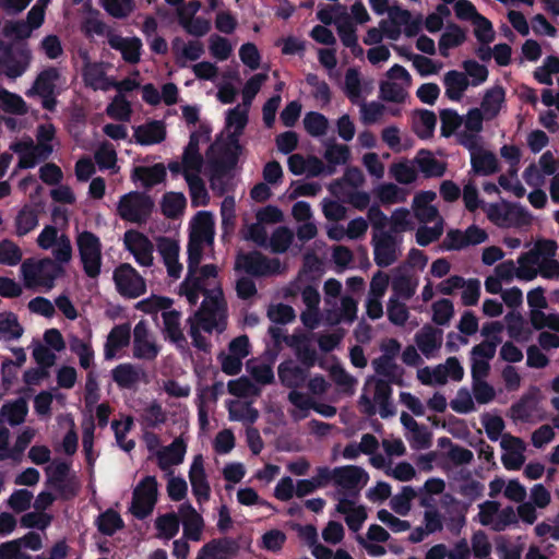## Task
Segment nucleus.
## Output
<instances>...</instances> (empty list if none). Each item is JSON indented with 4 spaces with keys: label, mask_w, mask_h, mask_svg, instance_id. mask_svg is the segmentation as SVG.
<instances>
[{
    "label": "nucleus",
    "mask_w": 559,
    "mask_h": 559,
    "mask_svg": "<svg viewBox=\"0 0 559 559\" xmlns=\"http://www.w3.org/2000/svg\"><path fill=\"white\" fill-rule=\"evenodd\" d=\"M248 105H238L227 112L228 142L218 141L207 153L211 189L218 195L226 191L227 175L235 167L241 153L239 135L248 122Z\"/></svg>",
    "instance_id": "f257e3e1"
},
{
    "label": "nucleus",
    "mask_w": 559,
    "mask_h": 559,
    "mask_svg": "<svg viewBox=\"0 0 559 559\" xmlns=\"http://www.w3.org/2000/svg\"><path fill=\"white\" fill-rule=\"evenodd\" d=\"M210 286L213 297L203 299L201 307L187 320L192 344L201 350L210 348V343L201 334V331L222 333L227 326V302L224 298L223 289H218L215 284H210Z\"/></svg>",
    "instance_id": "f03ea898"
},
{
    "label": "nucleus",
    "mask_w": 559,
    "mask_h": 559,
    "mask_svg": "<svg viewBox=\"0 0 559 559\" xmlns=\"http://www.w3.org/2000/svg\"><path fill=\"white\" fill-rule=\"evenodd\" d=\"M267 317L272 321L267 334L269 352L265 356L251 359L247 362V370L250 376L260 384H269L274 380L272 365L276 358V350L280 347V305H272L267 310Z\"/></svg>",
    "instance_id": "7ed1b4c3"
},
{
    "label": "nucleus",
    "mask_w": 559,
    "mask_h": 559,
    "mask_svg": "<svg viewBox=\"0 0 559 559\" xmlns=\"http://www.w3.org/2000/svg\"><path fill=\"white\" fill-rule=\"evenodd\" d=\"M23 284L28 289L49 292L63 273L62 266L50 258L26 259L20 267Z\"/></svg>",
    "instance_id": "20e7f679"
},
{
    "label": "nucleus",
    "mask_w": 559,
    "mask_h": 559,
    "mask_svg": "<svg viewBox=\"0 0 559 559\" xmlns=\"http://www.w3.org/2000/svg\"><path fill=\"white\" fill-rule=\"evenodd\" d=\"M218 270L214 264L202 265L201 269L194 270L191 283L186 285V278L178 287V293L185 297L190 306H195L202 295L204 299H210L213 294L210 292V284H215L218 289H222L218 280Z\"/></svg>",
    "instance_id": "39448f33"
},
{
    "label": "nucleus",
    "mask_w": 559,
    "mask_h": 559,
    "mask_svg": "<svg viewBox=\"0 0 559 559\" xmlns=\"http://www.w3.org/2000/svg\"><path fill=\"white\" fill-rule=\"evenodd\" d=\"M169 5L176 7L179 25L191 36L203 37L211 29L210 20L197 16L201 8L199 0L183 2V0H165Z\"/></svg>",
    "instance_id": "423d86ee"
},
{
    "label": "nucleus",
    "mask_w": 559,
    "mask_h": 559,
    "mask_svg": "<svg viewBox=\"0 0 559 559\" xmlns=\"http://www.w3.org/2000/svg\"><path fill=\"white\" fill-rule=\"evenodd\" d=\"M154 207L153 200L145 193L133 191L123 194L117 204V214L126 222L142 224L147 221Z\"/></svg>",
    "instance_id": "0eeeda50"
},
{
    "label": "nucleus",
    "mask_w": 559,
    "mask_h": 559,
    "mask_svg": "<svg viewBox=\"0 0 559 559\" xmlns=\"http://www.w3.org/2000/svg\"><path fill=\"white\" fill-rule=\"evenodd\" d=\"M158 483L155 476L144 477L133 489L130 512L142 520L150 515L157 502Z\"/></svg>",
    "instance_id": "6e6552de"
},
{
    "label": "nucleus",
    "mask_w": 559,
    "mask_h": 559,
    "mask_svg": "<svg viewBox=\"0 0 559 559\" xmlns=\"http://www.w3.org/2000/svg\"><path fill=\"white\" fill-rule=\"evenodd\" d=\"M80 259L84 272L90 277H96L102 266V245L99 238L91 231H82L76 238Z\"/></svg>",
    "instance_id": "1a4fd4ad"
},
{
    "label": "nucleus",
    "mask_w": 559,
    "mask_h": 559,
    "mask_svg": "<svg viewBox=\"0 0 559 559\" xmlns=\"http://www.w3.org/2000/svg\"><path fill=\"white\" fill-rule=\"evenodd\" d=\"M10 150L19 155L17 167L27 169L47 159L51 155L53 147L46 146V144H37L32 138H23L11 143Z\"/></svg>",
    "instance_id": "9d476101"
},
{
    "label": "nucleus",
    "mask_w": 559,
    "mask_h": 559,
    "mask_svg": "<svg viewBox=\"0 0 559 559\" xmlns=\"http://www.w3.org/2000/svg\"><path fill=\"white\" fill-rule=\"evenodd\" d=\"M160 345L146 321H139L133 329L132 355L140 360L152 361L159 355Z\"/></svg>",
    "instance_id": "9b49d317"
},
{
    "label": "nucleus",
    "mask_w": 559,
    "mask_h": 559,
    "mask_svg": "<svg viewBox=\"0 0 559 559\" xmlns=\"http://www.w3.org/2000/svg\"><path fill=\"white\" fill-rule=\"evenodd\" d=\"M114 282L117 290L129 298H136L146 292L145 280L129 263H122L114 271Z\"/></svg>",
    "instance_id": "f8f14e48"
},
{
    "label": "nucleus",
    "mask_w": 559,
    "mask_h": 559,
    "mask_svg": "<svg viewBox=\"0 0 559 559\" xmlns=\"http://www.w3.org/2000/svg\"><path fill=\"white\" fill-rule=\"evenodd\" d=\"M123 243L140 266L151 267L154 264V243L144 234L128 230L123 235Z\"/></svg>",
    "instance_id": "ddd939ff"
},
{
    "label": "nucleus",
    "mask_w": 559,
    "mask_h": 559,
    "mask_svg": "<svg viewBox=\"0 0 559 559\" xmlns=\"http://www.w3.org/2000/svg\"><path fill=\"white\" fill-rule=\"evenodd\" d=\"M84 64L82 68V78L85 86L94 91H109L115 85V80L107 75L108 63L93 62L87 52L82 53Z\"/></svg>",
    "instance_id": "4468645a"
},
{
    "label": "nucleus",
    "mask_w": 559,
    "mask_h": 559,
    "mask_svg": "<svg viewBox=\"0 0 559 559\" xmlns=\"http://www.w3.org/2000/svg\"><path fill=\"white\" fill-rule=\"evenodd\" d=\"M280 264L276 260H270L259 252L238 254L235 261V270L242 271L253 276H267L277 272Z\"/></svg>",
    "instance_id": "2eb2a0df"
},
{
    "label": "nucleus",
    "mask_w": 559,
    "mask_h": 559,
    "mask_svg": "<svg viewBox=\"0 0 559 559\" xmlns=\"http://www.w3.org/2000/svg\"><path fill=\"white\" fill-rule=\"evenodd\" d=\"M155 241L157 252L163 260V263L167 271V275L173 280L180 278L183 265L179 260V241L175 238L167 236H159L155 239Z\"/></svg>",
    "instance_id": "dca6fc26"
},
{
    "label": "nucleus",
    "mask_w": 559,
    "mask_h": 559,
    "mask_svg": "<svg viewBox=\"0 0 559 559\" xmlns=\"http://www.w3.org/2000/svg\"><path fill=\"white\" fill-rule=\"evenodd\" d=\"M368 479L367 472L360 466L345 465L334 468V484L345 489L348 496H358Z\"/></svg>",
    "instance_id": "f3484780"
},
{
    "label": "nucleus",
    "mask_w": 559,
    "mask_h": 559,
    "mask_svg": "<svg viewBox=\"0 0 559 559\" xmlns=\"http://www.w3.org/2000/svg\"><path fill=\"white\" fill-rule=\"evenodd\" d=\"M243 238L253 241L257 246L280 252V226L255 222L243 229Z\"/></svg>",
    "instance_id": "a211bd4d"
},
{
    "label": "nucleus",
    "mask_w": 559,
    "mask_h": 559,
    "mask_svg": "<svg viewBox=\"0 0 559 559\" xmlns=\"http://www.w3.org/2000/svg\"><path fill=\"white\" fill-rule=\"evenodd\" d=\"M373 260L379 267H388L396 261V242L391 231L373 233Z\"/></svg>",
    "instance_id": "6ab92c4d"
},
{
    "label": "nucleus",
    "mask_w": 559,
    "mask_h": 559,
    "mask_svg": "<svg viewBox=\"0 0 559 559\" xmlns=\"http://www.w3.org/2000/svg\"><path fill=\"white\" fill-rule=\"evenodd\" d=\"M189 480L192 492L199 503L206 502L211 496V487L204 468V460L201 454L195 455L189 469Z\"/></svg>",
    "instance_id": "aec40b11"
},
{
    "label": "nucleus",
    "mask_w": 559,
    "mask_h": 559,
    "mask_svg": "<svg viewBox=\"0 0 559 559\" xmlns=\"http://www.w3.org/2000/svg\"><path fill=\"white\" fill-rule=\"evenodd\" d=\"M108 45L120 51L122 59L131 64H135L141 59L142 41L138 37H122L115 32L107 34Z\"/></svg>",
    "instance_id": "412c9836"
},
{
    "label": "nucleus",
    "mask_w": 559,
    "mask_h": 559,
    "mask_svg": "<svg viewBox=\"0 0 559 559\" xmlns=\"http://www.w3.org/2000/svg\"><path fill=\"white\" fill-rule=\"evenodd\" d=\"M202 135L199 133H192L190 135L189 143L185 148L182 154V163H183V178H194L201 177V171L203 168V157L200 154V140Z\"/></svg>",
    "instance_id": "4be33fe9"
},
{
    "label": "nucleus",
    "mask_w": 559,
    "mask_h": 559,
    "mask_svg": "<svg viewBox=\"0 0 559 559\" xmlns=\"http://www.w3.org/2000/svg\"><path fill=\"white\" fill-rule=\"evenodd\" d=\"M180 521L183 525V537L193 542L202 538L204 521L201 514L190 502H183L179 506Z\"/></svg>",
    "instance_id": "5701e85b"
},
{
    "label": "nucleus",
    "mask_w": 559,
    "mask_h": 559,
    "mask_svg": "<svg viewBox=\"0 0 559 559\" xmlns=\"http://www.w3.org/2000/svg\"><path fill=\"white\" fill-rule=\"evenodd\" d=\"M187 452L186 440L180 436L170 444L156 452L157 465L162 471L168 472L173 466L180 465Z\"/></svg>",
    "instance_id": "b1692460"
},
{
    "label": "nucleus",
    "mask_w": 559,
    "mask_h": 559,
    "mask_svg": "<svg viewBox=\"0 0 559 559\" xmlns=\"http://www.w3.org/2000/svg\"><path fill=\"white\" fill-rule=\"evenodd\" d=\"M214 235L213 214L207 211L198 212L190 224L189 239L207 242V246H212Z\"/></svg>",
    "instance_id": "393cba45"
},
{
    "label": "nucleus",
    "mask_w": 559,
    "mask_h": 559,
    "mask_svg": "<svg viewBox=\"0 0 559 559\" xmlns=\"http://www.w3.org/2000/svg\"><path fill=\"white\" fill-rule=\"evenodd\" d=\"M91 338V333L85 338L73 333L68 334L70 350L78 356L80 367L88 371L95 366V352Z\"/></svg>",
    "instance_id": "a878e982"
},
{
    "label": "nucleus",
    "mask_w": 559,
    "mask_h": 559,
    "mask_svg": "<svg viewBox=\"0 0 559 559\" xmlns=\"http://www.w3.org/2000/svg\"><path fill=\"white\" fill-rule=\"evenodd\" d=\"M144 377V370L130 362L120 364L111 370V378L120 389H133Z\"/></svg>",
    "instance_id": "bb28decb"
},
{
    "label": "nucleus",
    "mask_w": 559,
    "mask_h": 559,
    "mask_svg": "<svg viewBox=\"0 0 559 559\" xmlns=\"http://www.w3.org/2000/svg\"><path fill=\"white\" fill-rule=\"evenodd\" d=\"M130 343V326L119 324L111 329L104 345V357L106 360L114 359L118 352Z\"/></svg>",
    "instance_id": "cd10ccee"
},
{
    "label": "nucleus",
    "mask_w": 559,
    "mask_h": 559,
    "mask_svg": "<svg viewBox=\"0 0 559 559\" xmlns=\"http://www.w3.org/2000/svg\"><path fill=\"white\" fill-rule=\"evenodd\" d=\"M513 447L516 448V450L504 453L501 456L503 466L509 471H518L522 467L525 460L521 452L524 449V443L518 437L504 435L501 440V448L504 450H511Z\"/></svg>",
    "instance_id": "c85d7f7f"
},
{
    "label": "nucleus",
    "mask_w": 559,
    "mask_h": 559,
    "mask_svg": "<svg viewBox=\"0 0 559 559\" xmlns=\"http://www.w3.org/2000/svg\"><path fill=\"white\" fill-rule=\"evenodd\" d=\"M135 141L142 145L160 143L166 138V127L163 121L154 120L139 126L134 130Z\"/></svg>",
    "instance_id": "c756f323"
},
{
    "label": "nucleus",
    "mask_w": 559,
    "mask_h": 559,
    "mask_svg": "<svg viewBox=\"0 0 559 559\" xmlns=\"http://www.w3.org/2000/svg\"><path fill=\"white\" fill-rule=\"evenodd\" d=\"M442 331L433 328L430 324H425L416 334L415 343L419 350L429 357L435 350L441 347Z\"/></svg>",
    "instance_id": "7c9ffc66"
},
{
    "label": "nucleus",
    "mask_w": 559,
    "mask_h": 559,
    "mask_svg": "<svg viewBox=\"0 0 559 559\" xmlns=\"http://www.w3.org/2000/svg\"><path fill=\"white\" fill-rule=\"evenodd\" d=\"M166 178V167L158 163L153 166H136L132 171V179L140 181L142 187L152 188Z\"/></svg>",
    "instance_id": "2f4dec72"
},
{
    "label": "nucleus",
    "mask_w": 559,
    "mask_h": 559,
    "mask_svg": "<svg viewBox=\"0 0 559 559\" xmlns=\"http://www.w3.org/2000/svg\"><path fill=\"white\" fill-rule=\"evenodd\" d=\"M365 182V176L358 167H348L343 177L334 180L329 190L334 197L344 194L345 191L357 189Z\"/></svg>",
    "instance_id": "473e14b6"
},
{
    "label": "nucleus",
    "mask_w": 559,
    "mask_h": 559,
    "mask_svg": "<svg viewBox=\"0 0 559 559\" xmlns=\"http://www.w3.org/2000/svg\"><path fill=\"white\" fill-rule=\"evenodd\" d=\"M59 72L55 68H48L41 71L33 86L26 92V96L31 97L39 95L43 98H47L53 94L56 87V81L59 79Z\"/></svg>",
    "instance_id": "72a5a7b5"
},
{
    "label": "nucleus",
    "mask_w": 559,
    "mask_h": 559,
    "mask_svg": "<svg viewBox=\"0 0 559 559\" xmlns=\"http://www.w3.org/2000/svg\"><path fill=\"white\" fill-rule=\"evenodd\" d=\"M154 528L156 530L155 536L158 539L170 540L174 538L180 528L179 511L157 515L154 520Z\"/></svg>",
    "instance_id": "f704fd0d"
},
{
    "label": "nucleus",
    "mask_w": 559,
    "mask_h": 559,
    "mask_svg": "<svg viewBox=\"0 0 559 559\" xmlns=\"http://www.w3.org/2000/svg\"><path fill=\"white\" fill-rule=\"evenodd\" d=\"M226 407L229 420L240 421L246 426L252 425L259 417V412L248 402L230 400L226 403Z\"/></svg>",
    "instance_id": "c9c22d12"
},
{
    "label": "nucleus",
    "mask_w": 559,
    "mask_h": 559,
    "mask_svg": "<svg viewBox=\"0 0 559 559\" xmlns=\"http://www.w3.org/2000/svg\"><path fill=\"white\" fill-rule=\"evenodd\" d=\"M443 83L445 86V96L453 102H460L469 85L466 74L456 70L447 72Z\"/></svg>",
    "instance_id": "e433bc0d"
},
{
    "label": "nucleus",
    "mask_w": 559,
    "mask_h": 559,
    "mask_svg": "<svg viewBox=\"0 0 559 559\" xmlns=\"http://www.w3.org/2000/svg\"><path fill=\"white\" fill-rule=\"evenodd\" d=\"M506 100V91L502 86L497 85L488 90L481 100L480 110L487 120L496 118Z\"/></svg>",
    "instance_id": "4c0bfd02"
},
{
    "label": "nucleus",
    "mask_w": 559,
    "mask_h": 559,
    "mask_svg": "<svg viewBox=\"0 0 559 559\" xmlns=\"http://www.w3.org/2000/svg\"><path fill=\"white\" fill-rule=\"evenodd\" d=\"M372 367L377 374L386 378L385 381L403 385L404 369L389 357H378L372 360Z\"/></svg>",
    "instance_id": "58836bf2"
},
{
    "label": "nucleus",
    "mask_w": 559,
    "mask_h": 559,
    "mask_svg": "<svg viewBox=\"0 0 559 559\" xmlns=\"http://www.w3.org/2000/svg\"><path fill=\"white\" fill-rule=\"evenodd\" d=\"M413 131L421 139L427 140L433 136L437 124V116L428 109H416L414 111Z\"/></svg>",
    "instance_id": "ea45409f"
},
{
    "label": "nucleus",
    "mask_w": 559,
    "mask_h": 559,
    "mask_svg": "<svg viewBox=\"0 0 559 559\" xmlns=\"http://www.w3.org/2000/svg\"><path fill=\"white\" fill-rule=\"evenodd\" d=\"M538 388L532 386L520 400L512 404L510 412L514 419L527 421L537 404Z\"/></svg>",
    "instance_id": "a19ab883"
},
{
    "label": "nucleus",
    "mask_w": 559,
    "mask_h": 559,
    "mask_svg": "<svg viewBox=\"0 0 559 559\" xmlns=\"http://www.w3.org/2000/svg\"><path fill=\"white\" fill-rule=\"evenodd\" d=\"M472 169L476 175L490 176L499 170L496 155L484 148L476 151L471 156Z\"/></svg>",
    "instance_id": "79ce46f5"
},
{
    "label": "nucleus",
    "mask_w": 559,
    "mask_h": 559,
    "mask_svg": "<svg viewBox=\"0 0 559 559\" xmlns=\"http://www.w3.org/2000/svg\"><path fill=\"white\" fill-rule=\"evenodd\" d=\"M466 40L465 31L455 23H449L439 39V51L442 57L449 56V49L461 46Z\"/></svg>",
    "instance_id": "37998d69"
},
{
    "label": "nucleus",
    "mask_w": 559,
    "mask_h": 559,
    "mask_svg": "<svg viewBox=\"0 0 559 559\" xmlns=\"http://www.w3.org/2000/svg\"><path fill=\"white\" fill-rule=\"evenodd\" d=\"M415 160L425 178L442 177L445 173V164L433 157L430 151L420 150Z\"/></svg>",
    "instance_id": "c03bdc74"
},
{
    "label": "nucleus",
    "mask_w": 559,
    "mask_h": 559,
    "mask_svg": "<svg viewBox=\"0 0 559 559\" xmlns=\"http://www.w3.org/2000/svg\"><path fill=\"white\" fill-rule=\"evenodd\" d=\"M167 412L157 401L148 402L140 414V421L148 428H156L167 421Z\"/></svg>",
    "instance_id": "a18cd8bd"
},
{
    "label": "nucleus",
    "mask_w": 559,
    "mask_h": 559,
    "mask_svg": "<svg viewBox=\"0 0 559 559\" xmlns=\"http://www.w3.org/2000/svg\"><path fill=\"white\" fill-rule=\"evenodd\" d=\"M27 411L28 407L25 400L19 399L1 407L0 419L3 423L15 426L24 421Z\"/></svg>",
    "instance_id": "49530a36"
},
{
    "label": "nucleus",
    "mask_w": 559,
    "mask_h": 559,
    "mask_svg": "<svg viewBox=\"0 0 559 559\" xmlns=\"http://www.w3.org/2000/svg\"><path fill=\"white\" fill-rule=\"evenodd\" d=\"M38 225V211L29 205L23 206L15 217V234L25 236Z\"/></svg>",
    "instance_id": "de8ad7c7"
},
{
    "label": "nucleus",
    "mask_w": 559,
    "mask_h": 559,
    "mask_svg": "<svg viewBox=\"0 0 559 559\" xmlns=\"http://www.w3.org/2000/svg\"><path fill=\"white\" fill-rule=\"evenodd\" d=\"M164 332L174 343L181 345L186 338L180 326V312L169 310L163 312Z\"/></svg>",
    "instance_id": "09e8293b"
},
{
    "label": "nucleus",
    "mask_w": 559,
    "mask_h": 559,
    "mask_svg": "<svg viewBox=\"0 0 559 559\" xmlns=\"http://www.w3.org/2000/svg\"><path fill=\"white\" fill-rule=\"evenodd\" d=\"M23 332L24 330L16 314L13 312H3L0 314V340H17L22 336Z\"/></svg>",
    "instance_id": "8fccbe9b"
},
{
    "label": "nucleus",
    "mask_w": 559,
    "mask_h": 559,
    "mask_svg": "<svg viewBox=\"0 0 559 559\" xmlns=\"http://www.w3.org/2000/svg\"><path fill=\"white\" fill-rule=\"evenodd\" d=\"M0 109L13 115H25L27 105L20 95L0 86Z\"/></svg>",
    "instance_id": "3c124183"
},
{
    "label": "nucleus",
    "mask_w": 559,
    "mask_h": 559,
    "mask_svg": "<svg viewBox=\"0 0 559 559\" xmlns=\"http://www.w3.org/2000/svg\"><path fill=\"white\" fill-rule=\"evenodd\" d=\"M227 391L239 399L254 397L260 394V388L247 377L228 381Z\"/></svg>",
    "instance_id": "603ef678"
},
{
    "label": "nucleus",
    "mask_w": 559,
    "mask_h": 559,
    "mask_svg": "<svg viewBox=\"0 0 559 559\" xmlns=\"http://www.w3.org/2000/svg\"><path fill=\"white\" fill-rule=\"evenodd\" d=\"M187 204V199L181 192H168L162 200V212L165 216L174 218L179 216Z\"/></svg>",
    "instance_id": "864d4df0"
},
{
    "label": "nucleus",
    "mask_w": 559,
    "mask_h": 559,
    "mask_svg": "<svg viewBox=\"0 0 559 559\" xmlns=\"http://www.w3.org/2000/svg\"><path fill=\"white\" fill-rule=\"evenodd\" d=\"M207 242L189 239L188 242V273L186 276V285L188 286L193 277L194 270L201 269L200 263L203 258V251Z\"/></svg>",
    "instance_id": "5fc2aeb1"
},
{
    "label": "nucleus",
    "mask_w": 559,
    "mask_h": 559,
    "mask_svg": "<svg viewBox=\"0 0 559 559\" xmlns=\"http://www.w3.org/2000/svg\"><path fill=\"white\" fill-rule=\"evenodd\" d=\"M451 502L453 506L449 510L451 516L448 527L453 534H459L466 524V513L468 512L469 503L459 501L455 498H451Z\"/></svg>",
    "instance_id": "6e6d98bb"
},
{
    "label": "nucleus",
    "mask_w": 559,
    "mask_h": 559,
    "mask_svg": "<svg viewBox=\"0 0 559 559\" xmlns=\"http://www.w3.org/2000/svg\"><path fill=\"white\" fill-rule=\"evenodd\" d=\"M174 51L181 58L195 61L204 53L203 44L199 40L183 41L181 38H176L173 41Z\"/></svg>",
    "instance_id": "4d7b16f0"
},
{
    "label": "nucleus",
    "mask_w": 559,
    "mask_h": 559,
    "mask_svg": "<svg viewBox=\"0 0 559 559\" xmlns=\"http://www.w3.org/2000/svg\"><path fill=\"white\" fill-rule=\"evenodd\" d=\"M185 180L189 188L192 206H206L210 202V194L206 190L203 179L201 177H194Z\"/></svg>",
    "instance_id": "13d9d810"
},
{
    "label": "nucleus",
    "mask_w": 559,
    "mask_h": 559,
    "mask_svg": "<svg viewBox=\"0 0 559 559\" xmlns=\"http://www.w3.org/2000/svg\"><path fill=\"white\" fill-rule=\"evenodd\" d=\"M95 160L100 169H110L118 173L117 153L112 144L105 142L95 152Z\"/></svg>",
    "instance_id": "bf43d9fd"
},
{
    "label": "nucleus",
    "mask_w": 559,
    "mask_h": 559,
    "mask_svg": "<svg viewBox=\"0 0 559 559\" xmlns=\"http://www.w3.org/2000/svg\"><path fill=\"white\" fill-rule=\"evenodd\" d=\"M379 97L384 102L402 104L407 97V92L401 84L386 80L380 83Z\"/></svg>",
    "instance_id": "052dcab7"
},
{
    "label": "nucleus",
    "mask_w": 559,
    "mask_h": 559,
    "mask_svg": "<svg viewBox=\"0 0 559 559\" xmlns=\"http://www.w3.org/2000/svg\"><path fill=\"white\" fill-rule=\"evenodd\" d=\"M558 246L557 242L552 239H543L538 240L535 243V248L525 252V257L531 259V264H538L539 259L543 257L544 259H554L556 255Z\"/></svg>",
    "instance_id": "680f3d73"
},
{
    "label": "nucleus",
    "mask_w": 559,
    "mask_h": 559,
    "mask_svg": "<svg viewBox=\"0 0 559 559\" xmlns=\"http://www.w3.org/2000/svg\"><path fill=\"white\" fill-rule=\"evenodd\" d=\"M132 425L133 419L131 417H126L123 420H114L111 423L117 443L127 452L131 451L135 445L133 440L127 439V433L131 430Z\"/></svg>",
    "instance_id": "e2e57ef3"
},
{
    "label": "nucleus",
    "mask_w": 559,
    "mask_h": 559,
    "mask_svg": "<svg viewBox=\"0 0 559 559\" xmlns=\"http://www.w3.org/2000/svg\"><path fill=\"white\" fill-rule=\"evenodd\" d=\"M23 258L22 249L12 240L0 241V264L8 266L17 265Z\"/></svg>",
    "instance_id": "0e129e2a"
},
{
    "label": "nucleus",
    "mask_w": 559,
    "mask_h": 559,
    "mask_svg": "<svg viewBox=\"0 0 559 559\" xmlns=\"http://www.w3.org/2000/svg\"><path fill=\"white\" fill-rule=\"evenodd\" d=\"M305 130L312 136H321L329 128L328 118L317 111L307 112L304 118Z\"/></svg>",
    "instance_id": "69168bd1"
},
{
    "label": "nucleus",
    "mask_w": 559,
    "mask_h": 559,
    "mask_svg": "<svg viewBox=\"0 0 559 559\" xmlns=\"http://www.w3.org/2000/svg\"><path fill=\"white\" fill-rule=\"evenodd\" d=\"M386 314L389 321L397 326H403L409 318L408 308L396 297L389 298L386 304Z\"/></svg>",
    "instance_id": "338daca9"
},
{
    "label": "nucleus",
    "mask_w": 559,
    "mask_h": 559,
    "mask_svg": "<svg viewBox=\"0 0 559 559\" xmlns=\"http://www.w3.org/2000/svg\"><path fill=\"white\" fill-rule=\"evenodd\" d=\"M416 497V491L411 486H405L402 488V491L397 495H395L391 499V508L392 510L402 515L405 516L409 513L412 508V500Z\"/></svg>",
    "instance_id": "774afa93"
}]
</instances>
